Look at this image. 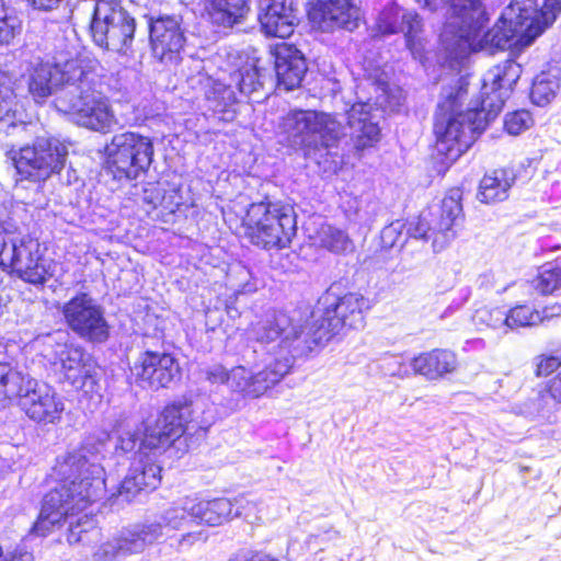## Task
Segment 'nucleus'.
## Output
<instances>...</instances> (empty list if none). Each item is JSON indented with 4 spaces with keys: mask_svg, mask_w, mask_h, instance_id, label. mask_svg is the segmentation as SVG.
<instances>
[{
    "mask_svg": "<svg viewBox=\"0 0 561 561\" xmlns=\"http://www.w3.org/2000/svg\"><path fill=\"white\" fill-rule=\"evenodd\" d=\"M447 20L440 42L450 56L458 58L485 47L507 49L529 46L561 13V0H512L494 26L482 34L489 20L484 0H448Z\"/></svg>",
    "mask_w": 561,
    "mask_h": 561,
    "instance_id": "obj_1",
    "label": "nucleus"
},
{
    "mask_svg": "<svg viewBox=\"0 0 561 561\" xmlns=\"http://www.w3.org/2000/svg\"><path fill=\"white\" fill-rule=\"evenodd\" d=\"M520 73V65L512 59L488 70L482 80L481 102L466 112L460 111L461 87L456 93L453 89L444 91L434 118L438 151L450 156L467 151L501 112Z\"/></svg>",
    "mask_w": 561,
    "mask_h": 561,
    "instance_id": "obj_2",
    "label": "nucleus"
},
{
    "mask_svg": "<svg viewBox=\"0 0 561 561\" xmlns=\"http://www.w3.org/2000/svg\"><path fill=\"white\" fill-rule=\"evenodd\" d=\"M369 308V300L362 294L347 293L328 305L322 313L313 312L311 322L300 324L284 312H274L253 325L250 334L263 344L277 342V347L294 363L329 342L341 330L362 328L364 313Z\"/></svg>",
    "mask_w": 561,
    "mask_h": 561,
    "instance_id": "obj_3",
    "label": "nucleus"
},
{
    "mask_svg": "<svg viewBox=\"0 0 561 561\" xmlns=\"http://www.w3.org/2000/svg\"><path fill=\"white\" fill-rule=\"evenodd\" d=\"M96 455H87V448L69 453L54 470L61 482L45 494L39 516L32 533L45 537L68 515L84 511L104 490L103 469Z\"/></svg>",
    "mask_w": 561,
    "mask_h": 561,
    "instance_id": "obj_4",
    "label": "nucleus"
},
{
    "mask_svg": "<svg viewBox=\"0 0 561 561\" xmlns=\"http://www.w3.org/2000/svg\"><path fill=\"white\" fill-rule=\"evenodd\" d=\"M278 134L283 144L318 163L337 156L345 126L335 115L314 110H291L280 117Z\"/></svg>",
    "mask_w": 561,
    "mask_h": 561,
    "instance_id": "obj_5",
    "label": "nucleus"
},
{
    "mask_svg": "<svg viewBox=\"0 0 561 561\" xmlns=\"http://www.w3.org/2000/svg\"><path fill=\"white\" fill-rule=\"evenodd\" d=\"M91 57L73 32L70 36H61L55 45L53 62H38L30 70L28 93L36 103H43L54 95L56 108L57 100L70 89V84L76 85Z\"/></svg>",
    "mask_w": 561,
    "mask_h": 561,
    "instance_id": "obj_6",
    "label": "nucleus"
},
{
    "mask_svg": "<svg viewBox=\"0 0 561 561\" xmlns=\"http://www.w3.org/2000/svg\"><path fill=\"white\" fill-rule=\"evenodd\" d=\"M98 69L99 61L91 57L76 85L70 84V89L57 100L56 110L81 127L107 133L116 119L110 100L102 91Z\"/></svg>",
    "mask_w": 561,
    "mask_h": 561,
    "instance_id": "obj_7",
    "label": "nucleus"
},
{
    "mask_svg": "<svg viewBox=\"0 0 561 561\" xmlns=\"http://www.w3.org/2000/svg\"><path fill=\"white\" fill-rule=\"evenodd\" d=\"M255 506V503L243 496L233 501L226 497L210 501L185 497L180 504L167 510L158 523L142 524V543H151L162 536H168L170 530L181 528L190 519L219 526L233 517L249 518Z\"/></svg>",
    "mask_w": 561,
    "mask_h": 561,
    "instance_id": "obj_8",
    "label": "nucleus"
},
{
    "mask_svg": "<svg viewBox=\"0 0 561 561\" xmlns=\"http://www.w3.org/2000/svg\"><path fill=\"white\" fill-rule=\"evenodd\" d=\"M245 236L263 249H285L297 232L294 208L282 202L253 203L243 218Z\"/></svg>",
    "mask_w": 561,
    "mask_h": 561,
    "instance_id": "obj_9",
    "label": "nucleus"
},
{
    "mask_svg": "<svg viewBox=\"0 0 561 561\" xmlns=\"http://www.w3.org/2000/svg\"><path fill=\"white\" fill-rule=\"evenodd\" d=\"M260 344L274 353L262 370L252 374L244 367L238 366L228 373L221 365H213L203 370L205 378L211 383H227L232 391L242 393L244 397L263 396L289 373L293 358L277 347V342L272 344L260 342Z\"/></svg>",
    "mask_w": 561,
    "mask_h": 561,
    "instance_id": "obj_10",
    "label": "nucleus"
},
{
    "mask_svg": "<svg viewBox=\"0 0 561 561\" xmlns=\"http://www.w3.org/2000/svg\"><path fill=\"white\" fill-rule=\"evenodd\" d=\"M0 266L11 268L28 284L42 286L54 276L56 265L41 254L36 239L4 228L0 233Z\"/></svg>",
    "mask_w": 561,
    "mask_h": 561,
    "instance_id": "obj_11",
    "label": "nucleus"
},
{
    "mask_svg": "<svg viewBox=\"0 0 561 561\" xmlns=\"http://www.w3.org/2000/svg\"><path fill=\"white\" fill-rule=\"evenodd\" d=\"M8 156L21 180L39 183L65 168L68 144L54 136H37L31 145L10 150Z\"/></svg>",
    "mask_w": 561,
    "mask_h": 561,
    "instance_id": "obj_12",
    "label": "nucleus"
},
{
    "mask_svg": "<svg viewBox=\"0 0 561 561\" xmlns=\"http://www.w3.org/2000/svg\"><path fill=\"white\" fill-rule=\"evenodd\" d=\"M462 219L461 192L453 188L440 205L422 213L416 221L409 222L408 233L414 239L431 241L433 250L439 252L456 239Z\"/></svg>",
    "mask_w": 561,
    "mask_h": 561,
    "instance_id": "obj_13",
    "label": "nucleus"
},
{
    "mask_svg": "<svg viewBox=\"0 0 561 561\" xmlns=\"http://www.w3.org/2000/svg\"><path fill=\"white\" fill-rule=\"evenodd\" d=\"M136 20L115 0H98L93 4L90 32L101 48L126 55L136 32Z\"/></svg>",
    "mask_w": 561,
    "mask_h": 561,
    "instance_id": "obj_14",
    "label": "nucleus"
},
{
    "mask_svg": "<svg viewBox=\"0 0 561 561\" xmlns=\"http://www.w3.org/2000/svg\"><path fill=\"white\" fill-rule=\"evenodd\" d=\"M376 28L381 35L402 34L413 58L423 61L427 39L423 19L416 11L389 2L379 12Z\"/></svg>",
    "mask_w": 561,
    "mask_h": 561,
    "instance_id": "obj_15",
    "label": "nucleus"
},
{
    "mask_svg": "<svg viewBox=\"0 0 561 561\" xmlns=\"http://www.w3.org/2000/svg\"><path fill=\"white\" fill-rule=\"evenodd\" d=\"M67 325L90 343H104L110 336V325L104 310L85 293L77 294L61 309Z\"/></svg>",
    "mask_w": 561,
    "mask_h": 561,
    "instance_id": "obj_16",
    "label": "nucleus"
},
{
    "mask_svg": "<svg viewBox=\"0 0 561 561\" xmlns=\"http://www.w3.org/2000/svg\"><path fill=\"white\" fill-rule=\"evenodd\" d=\"M192 402L186 399L168 404L154 424L147 425L142 432V448L169 446L185 432H195L199 426L193 419Z\"/></svg>",
    "mask_w": 561,
    "mask_h": 561,
    "instance_id": "obj_17",
    "label": "nucleus"
},
{
    "mask_svg": "<svg viewBox=\"0 0 561 561\" xmlns=\"http://www.w3.org/2000/svg\"><path fill=\"white\" fill-rule=\"evenodd\" d=\"M13 400L36 423H56L61 419L65 404L56 390L46 382L23 375Z\"/></svg>",
    "mask_w": 561,
    "mask_h": 561,
    "instance_id": "obj_18",
    "label": "nucleus"
},
{
    "mask_svg": "<svg viewBox=\"0 0 561 561\" xmlns=\"http://www.w3.org/2000/svg\"><path fill=\"white\" fill-rule=\"evenodd\" d=\"M53 365L62 379L76 389H93L96 365L82 346L72 342L56 343L53 348Z\"/></svg>",
    "mask_w": 561,
    "mask_h": 561,
    "instance_id": "obj_19",
    "label": "nucleus"
},
{
    "mask_svg": "<svg viewBox=\"0 0 561 561\" xmlns=\"http://www.w3.org/2000/svg\"><path fill=\"white\" fill-rule=\"evenodd\" d=\"M308 16L322 32L339 28L352 32L359 24V10L351 0H313Z\"/></svg>",
    "mask_w": 561,
    "mask_h": 561,
    "instance_id": "obj_20",
    "label": "nucleus"
},
{
    "mask_svg": "<svg viewBox=\"0 0 561 561\" xmlns=\"http://www.w3.org/2000/svg\"><path fill=\"white\" fill-rule=\"evenodd\" d=\"M149 39L154 58L162 62H175L185 44L180 21L174 16L150 20Z\"/></svg>",
    "mask_w": 561,
    "mask_h": 561,
    "instance_id": "obj_21",
    "label": "nucleus"
},
{
    "mask_svg": "<svg viewBox=\"0 0 561 561\" xmlns=\"http://www.w3.org/2000/svg\"><path fill=\"white\" fill-rule=\"evenodd\" d=\"M274 56L278 87L286 91L300 87L307 71L302 53L295 46L282 43L276 45Z\"/></svg>",
    "mask_w": 561,
    "mask_h": 561,
    "instance_id": "obj_22",
    "label": "nucleus"
},
{
    "mask_svg": "<svg viewBox=\"0 0 561 561\" xmlns=\"http://www.w3.org/2000/svg\"><path fill=\"white\" fill-rule=\"evenodd\" d=\"M259 21L266 36L285 38L293 34L295 16L283 0H259Z\"/></svg>",
    "mask_w": 561,
    "mask_h": 561,
    "instance_id": "obj_23",
    "label": "nucleus"
},
{
    "mask_svg": "<svg viewBox=\"0 0 561 561\" xmlns=\"http://www.w3.org/2000/svg\"><path fill=\"white\" fill-rule=\"evenodd\" d=\"M139 135L126 131L114 136L111 146L106 147L110 162L127 178H136L139 173Z\"/></svg>",
    "mask_w": 561,
    "mask_h": 561,
    "instance_id": "obj_24",
    "label": "nucleus"
},
{
    "mask_svg": "<svg viewBox=\"0 0 561 561\" xmlns=\"http://www.w3.org/2000/svg\"><path fill=\"white\" fill-rule=\"evenodd\" d=\"M180 377V366L170 354L146 352L142 355V382L152 390L168 387Z\"/></svg>",
    "mask_w": 561,
    "mask_h": 561,
    "instance_id": "obj_25",
    "label": "nucleus"
},
{
    "mask_svg": "<svg viewBox=\"0 0 561 561\" xmlns=\"http://www.w3.org/2000/svg\"><path fill=\"white\" fill-rule=\"evenodd\" d=\"M370 111V103L358 102L353 104L347 112V127L351 130L354 146L358 150L371 146L379 139L380 128L376 122H373Z\"/></svg>",
    "mask_w": 561,
    "mask_h": 561,
    "instance_id": "obj_26",
    "label": "nucleus"
},
{
    "mask_svg": "<svg viewBox=\"0 0 561 561\" xmlns=\"http://www.w3.org/2000/svg\"><path fill=\"white\" fill-rule=\"evenodd\" d=\"M140 528L136 525L122 529L116 536L100 543L92 552V561H115L135 554L140 548Z\"/></svg>",
    "mask_w": 561,
    "mask_h": 561,
    "instance_id": "obj_27",
    "label": "nucleus"
},
{
    "mask_svg": "<svg viewBox=\"0 0 561 561\" xmlns=\"http://www.w3.org/2000/svg\"><path fill=\"white\" fill-rule=\"evenodd\" d=\"M518 176L514 168L496 169L484 174L479 184L478 199L485 204L505 201Z\"/></svg>",
    "mask_w": 561,
    "mask_h": 561,
    "instance_id": "obj_28",
    "label": "nucleus"
},
{
    "mask_svg": "<svg viewBox=\"0 0 561 561\" xmlns=\"http://www.w3.org/2000/svg\"><path fill=\"white\" fill-rule=\"evenodd\" d=\"M411 367L415 374L436 380L456 369L457 358L453 352L437 348L414 357Z\"/></svg>",
    "mask_w": 561,
    "mask_h": 561,
    "instance_id": "obj_29",
    "label": "nucleus"
},
{
    "mask_svg": "<svg viewBox=\"0 0 561 561\" xmlns=\"http://www.w3.org/2000/svg\"><path fill=\"white\" fill-rule=\"evenodd\" d=\"M205 3L210 22L224 28L242 23L250 10L249 0H205Z\"/></svg>",
    "mask_w": 561,
    "mask_h": 561,
    "instance_id": "obj_30",
    "label": "nucleus"
},
{
    "mask_svg": "<svg viewBox=\"0 0 561 561\" xmlns=\"http://www.w3.org/2000/svg\"><path fill=\"white\" fill-rule=\"evenodd\" d=\"M311 238L314 244L333 253H345L353 250V241L347 232L329 224H321Z\"/></svg>",
    "mask_w": 561,
    "mask_h": 561,
    "instance_id": "obj_31",
    "label": "nucleus"
},
{
    "mask_svg": "<svg viewBox=\"0 0 561 561\" xmlns=\"http://www.w3.org/2000/svg\"><path fill=\"white\" fill-rule=\"evenodd\" d=\"M19 102L13 89L0 82V131L10 134L12 129L22 125L21 118L18 117Z\"/></svg>",
    "mask_w": 561,
    "mask_h": 561,
    "instance_id": "obj_32",
    "label": "nucleus"
},
{
    "mask_svg": "<svg viewBox=\"0 0 561 561\" xmlns=\"http://www.w3.org/2000/svg\"><path fill=\"white\" fill-rule=\"evenodd\" d=\"M560 88V78L558 71H542L533 82L530 96L535 104L545 106L557 95Z\"/></svg>",
    "mask_w": 561,
    "mask_h": 561,
    "instance_id": "obj_33",
    "label": "nucleus"
},
{
    "mask_svg": "<svg viewBox=\"0 0 561 561\" xmlns=\"http://www.w3.org/2000/svg\"><path fill=\"white\" fill-rule=\"evenodd\" d=\"M561 404V369L550 379L548 383V393L541 394L537 399L538 417L552 422L557 411V404Z\"/></svg>",
    "mask_w": 561,
    "mask_h": 561,
    "instance_id": "obj_34",
    "label": "nucleus"
},
{
    "mask_svg": "<svg viewBox=\"0 0 561 561\" xmlns=\"http://www.w3.org/2000/svg\"><path fill=\"white\" fill-rule=\"evenodd\" d=\"M236 90L231 80L229 83H224L220 80L216 81L206 94L208 102L211 103L213 111L228 114L229 108L237 102Z\"/></svg>",
    "mask_w": 561,
    "mask_h": 561,
    "instance_id": "obj_35",
    "label": "nucleus"
},
{
    "mask_svg": "<svg viewBox=\"0 0 561 561\" xmlns=\"http://www.w3.org/2000/svg\"><path fill=\"white\" fill-rule=\"evenodd\" d=\"M542 322L541 312L528 305H517L506 311V329L535 327Z\"/></svg>",
    "mask_w": 561,
    "mask_h": 561,
    "instance_id": "obj_36",
    "label": "nucleus"
},
{
    "mask_svg": "<svg viewBox=\"0 0 561 561\" xmlns=\"http://www.w3.org/2000/svg\"><path fill=\"white\" fill-rule=\"evenodd\" d=\"M101 533L95 527L94 520L84 515L76 524L70 523L67 541L69 545H90L100 539Z\"/></svg>",
    "mask_w": 561,
    "mask_h": 561,
    "instance_id": "obj_37",
    "label": "nucleus"
},
{
    "mask_svg": "<svg viewBox=\"0 0 561 561\" xmlns=\"http://www.w3.org/2000/svg\"><path fill=\"white\" fill-rule=\"evenodd\" d=\"M534 287L542 295H552L560 290L561 266L554 263L545 264L534 280Z\"/></svg>",
    "mask_w": 561,
    "mask_h": 561,
    "instance_id": "obj_38",
    "label": "nucleus"
},
{
    "mask_svg": "<svg viewBox=\"0 0 561 561\" xmlns=\"http://www.w3.org/2000/svg\"><path fill=\"white\" fill-rule=\"evenodd\" d=\"M23 375L12 369L8 364L0 362V403L13 400L14 393L20 389L19 383Z\"/></svg>",
    "mask_w": 561,
    "mask_h": 561,
    "instance_id": "obj_39",
    "label": "nucleus"
},
{
    "mask_svg": "<svg viewBox=\"0 0 561 561\" xmlns=\"http://www.w3.org/2000/svg\"><path fill=\"white\" fill-rule=\"evenodd\" d=\"M409 225L407 226L401 220L392 221L381 230V243L383 248H403L409 238H414L408 233Z\"/></svg>",
    "mask_w": 561,
    "mask_h": 561,
    "instance_id": "obj_40",
    "label": "nucleus"
},
{
    "mask_svg": "<svg viewBox=\"0 0 561 561\" xmlns=\"http://www.w3.org/2000/svg\"><path fill=\"white\" fill-rule=\"evenodd\" d=\"M21 31V20L15 14L8 13L0 1V45H10Z\"/></svg>",
    "mask_w": 561,
    "mask_h": 561,
    "instance_id": "obj_41",
    "label": "nucleus"
},
{
    "mask_svg": "<svg viewBox=\"0 0 561 561\" xmlns=\"http://www.w3.org/2000/svg\"><path fill=\"white\" fill-rule=\"evenodd\" d=\"M230 80L236 89L242 94H251L255 92L261 83L259 81V72L255 68H243L234 71Z\"/></svg>",
    "mask_w": 561,
    "mask_h": 561,
    "instance_id": "obj_42",
    "label": "nucleus"
},
{
    "mask_svg": "<svg viewBox=\"0 0 561 561\" xmlns=\"http://www.w3.org/2000/svg\"><path fill=\"white\" fill-rule=\"evenodd\" d=\"M473 320L492 329L506 328V310L502 308L483 307L476 311Z\"/></svg>",
    "mask_w": 561,
    "mask_h": 561,
    "instance_id": "obj_43",
    "label": "nucleus"
},
{
    "mask_svg": "<svg viewBox=\"0 0 561 561\" xmlns=\"http://www.w3.org/2000/svg\"><path fill=\"white\" fill-rule=\"evenodd\" d=\"M529 111L520 110L505 116L504 127L510 135H519L533 125Z\"/></svg>",
    "mask_w": 561,
    "mask_h": 561,
    "instance_id": "obj_44",
    "label": "nucleus"
},
{
    "mask_svg": "<svg viewBox=\"0 0 561 561\" xmlns=\"http://www.w3.org/2000/svg\"><path fill=\"white\" fill-rule=\"evenodd\" d=\"M161 467L142 457V492L153 491L161 483Z\"/></svg>",
    "mask_w": 561,
    "mask_h": 561,
    "instance_id": "obj_45",
    "label": "nucleus"
},
{
    "mask_svg": "<svg viewBox=\"0 0 561 561\" xmlns=\"http://www.w3.org/2000/svg\"><path fill=\"white\" fill-rule=\"evenodd\" d=\"M140 493V484L136 474H128L121 484L119 496L125 501H133Z\"/></svg>",
    "mask_w": 561,
    "mask_h": 561,
    "instance_id": "obj_46",
    "label": "nucleus"
},
{
    "mask_svg": "<svg viewBox=\"0 0 561 561\" xmlns=\"http://www.w3.org/2000/svg\"><path fill=\"white\" fill-rule=\"evenodd\" d=\"M561 370V360L557 356H541L537 363L536 375L548 376L553 371Z\"/></svg>",
    "mask_w": 561,
    "mask_h": 561,
    "instance_id": "obj_47",
    "label": "nucleus"
},
{
    "mask_svg": "<svg viewBox=\"0 0 561 561\" xmlns=\"http://www.w3.org/2000/svg\"><path fill=\"white\" fill-rule=\"evenodd\" d=\"M0 561H33V556L24 547L10 550L0 543Z\"/></svg>",
    "mask_w": 561,
    "mask_h": 561,
    "instance_id": "obj_48",
    "label": "nucleus"
},
{
    "mask_svg": "<svg viewBox=\"0 0 561 561\" xmlns=\"http://www.w3.org/2000/svg\"><path fill=\"white\" fill-rule=\"evenodd\" d=\"M385 365H387L386 373L391 376L403 377L409 373L408 367L402 363L401 357L399 356H390L386 358Z\"/></svg>",
    "mask_w": 561,
    "mask_h": 561,
    "instance_id": "obj_49",
    "label": "nucleus"
},
{
    "mask_svg": "<svg viewBox=\"0 0 561 561\" xmlns=\"http://www.w3.org/2000/svg\"><path fill=\"white\" fill-rule=\"evenodd\" d=\"M163 197L161 192L154 188H142V203H147L152 208H156L161 202Z\"/></svg>",
    "mask_w": 561,
    "mask_h": 561,
    "instance_id": "obj_50",
    "label": "nucleus"
},
{
    "mask_svg": "<svg viewBox=\"0 0 561 561\" xmlns=\"http://www.w3.org/2000/svg\"><path fill=\"white\" fill-rule=\"evenodd\" d=\"M36 10L50 11L56 9L62 0H26Z\"/></svg>",
    "mask_w": 561,
    "mask_h": 561,
    "instance_id": "obj_51",
    "label": "nucleus"
},
{
    "mask_svg": "<svg viewBox=\"0 0 561 561\" xmlns=\"http://www.w3.org/2000/svg\"><path fill=\"white\" fill-rule=\"evenodd\" d=\"M138 435L136 433L134 434H127V437L121 436L119 437V447L123 451L129 453L135 450L137 446Z\"/></svg>",
    "mask_w": 561,
    "mask_h": 561,
    "instance_id": "obj_52",
    "label": "nucleus"
},
{
    "mask_svg": "<svg viewBox=\"0 0 561 561\" xmlns=\"http://www.w3.org/2000/svg\"><path fill=\"white\" fill-rule=\"evenodd\" d=\"M540 312H541L542 321L545 319L560 317L561 316V305L545 307L543 310Z\"/></svg>",
    "mask_w": 561,
    "mask_h": 561,
    "instance_id": "obj_53",
    "label": "nucleus"
},
{
    "mask_svg": "<svg viewBox=\"0 0 561 561\" xmlns=\"http://www.w3.org/2000/svg\"><path fill=\"white\" fill-rule=\"evenodd\" d=\"M142 154L146 156L149 161L153 154V147L149 138L142 136Z\"/></svg>",
    "mask_w": 561,
    "mask_h": 561,
    "instance_id": "obj_54",
    "label": "nucleus"
},
{
    "mask_svg": "<svg viewBox=\"0 0 561 561\" xmlns=\"http://www.w3.org/2000/svg\"><path fill=\"white\" fill-rule=\"evenodd\" d=\"M415 2L430 11L437 9V0H415Z\"/></svg>",
    "mask_w": 561,
    "mask_h": 561,
    "instance_id": "obj_55",
    "label": "nucleus"
},
{
    "mask_svg": "<svg viewBox=\"0 0 561 561\" xmlns=\"http://www.w3.org/2000/svg\"><path fill=\"white\" fill-rule=\"evenodd\" d=\"M255 290V287L253 284H250V283H247L242 286V288L240 290H238V293L240 294H247V293H252Z\"/></svg>",
    "mask_w": 561,
    "mask_h": 561,
    "instance_id": "obj_56",
    "label": "nucleus"
},
{
    "mask_svg": "<svg viewBox=\"0 0 561 561\" xmlns=\"http://www.w3.org/2000/svg\"><path fill=\"white\" fill-rule=\"evenodd\" d=\"M357 221L359 224H367L368 222V218H365L364 216H362L360 214H357Z\"/></svg>",
    "mask_w": 561,
    "mask_h": 561,
    "instance_id": "obj_57",
    "label": "nucleus"
},
{
    "mask_svg": "<svg viewBox=\"0 0 561 561\" xmlns=\"http://www.w3.org/2000/svg\"><path fill=\"white\" fill-rule=\"evenodd\" d=\"M191 538H195V536H194V535H192V534H187V535L183 536V538H182V542H184V541H186V540H190Z\"/></svg>",
    "mask_w": 561,
    "mask_h": 561,
    "instance_id": "obj_58",
    "label": "nucleus"
},
{
    "mask_svg": "<svg viewBox=\"0 0 561 561\" xmlns=\"http://www.w3.org/2000/svg\"><path fill=\"white\" fill-rule=\"evenodd\" d=\"M98 0H91L89 2H87L85 4L89 7V9L93 10V4L96 2Z\"/></svg>",
    "mask_w": 561,
    "mask_h": 561,
    "instance_id": "obj_59",
    "label": "nucleus"
}]
</instances>
